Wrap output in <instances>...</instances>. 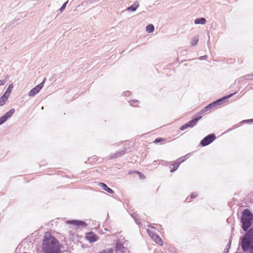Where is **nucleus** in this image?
I'll return each mask as SVG.
<instances>
[{"label":"nucleus","mask_w":253,"mask_h":253,"mask_svg":"<svg viewBox=\"0 0 253 253\" xmlns=\"http://www.w3.org/2000/svg\"><path fill=\"white\" fill-rule=\"evenodd\" d=\"M9 95H6V93H5L0 98V106H2L5 103Z\"/></svg>","instance_id":"14"},{"label":"nucleus","mask_w":253,"mask_h":253,"mask_svg":"<svg viewBox=\"0 0 253 253\" xmlns=\"http://www.w3.org/2000/svg\"><path fill=\"white\" fill-rule=\"evenodd\" d=\"M252 76H253V75H252Z\"/></svg>","instance_id":"31"},{"label":"nucleus","mask_w":253,"mask_h":253,"mask_svg":"<svg viewBox=\"0 0 253 253\" xmlns=\"http://www.w3.org/2000/svg\"><path fill=\"white\" fill-rule=\"evenodd\" d=\"M129 103L133 107L138 106L139 101L137 100H131L129 101Z\"/></svg>","instance_id":"18"},{"label":"nucleus","mask_w":253,"mask_h":253,"mask_svg":"<svg viewBox=\"0 0 253 253\" xmlns=\"http://www.w3.org/2000/svg\"><path fill=\"white\" fill-rule=\"evenodd\" d=\"M241 247L246 253H253V228L246 233L241 241Z\"/></svg>","instance_id":"2"},{"label":"nucleus","mask_w":253,"mask_h":253,"mask_svg":"<svg viewBox=\"0 0 253 253\" xmlns=\"http://www.w3.org/2000/svg\"><path fill=\"white\" fill-rule=\"evenodd\" d=\"M7 120V118H6V117L5 116H2L0 118V125L2 124L3 123H4Z\"/></svg>","instance_id":"25"},{"label":"nucleus","mask_w":253,"mask_h":253,"mask_svg":"<svg viewBox=\"0 0 253 253\" xmlns=\"http://www.w3.org/2000/svg\"><path fill=\"white\" fill-rule=\"evenodd\" d=\"M98 185L99 186L101 187L104 191L107 192L108 193L110 194L114 193V191L112 189L108 187L106 184L102 182H100L98 184Z\"/></svg>","instance_id":"10"},{"label":"nucleus","mask_w":253,"mask_h":253,"mask_svg":"<svg viewBox=\"0 0 253 253\" xmlns=\"http://www.w3.org/2000/svg\"><path fill=\"white\" fill-rule=\"evenodd\" d=\"M134 172L136 173H137L139 176L142 175L141 172H140L139 171H134Z\"/></svg>","instance_id":"29"},{"label":"nucleus","mask_w":253,"mask_h":253,"mask_svg":"<svg viewBox=\"0 0 253 253\" xmlns=\"http://www.w3.org/2000/svg\"><path fill=\"white\" fill-rule=\"evenodd\" d=\"M146 30L148 33H152L154 30V27L152 24H149L146 27Z\"/></svg>","instance_id":"19"},{"label":"nucleus","mask_w":253,"mask_h":253,"mask_svg":"<svg viewBox=\"0 0 253 253\" xmlns=\"http://www.w3.org/2000/svg\"><path fill=\"white\" fill-rule=\"evenodd\" d=\"M113 253V250L111 248L108 249L106 250H103L102 251H101L100 253Z\"/></svg>","instance_id":"21"},{"label":"nucleus","mask_w":253,"mask_h":253,"mask_svg":"<svg viewBox=\"0 0 253 253\" xmlns=\"http://www.w3.org/2000/svg\"><path fill=\"white\" fill-rule=\"evenodd\" d=\"M139 6V3H138V2H135L134 3V4L128 7L127 8V10L128 11H134L135 10H136V9L137 8V7Z\"/></svg>","instance_id":"15"},{"label":"nucleus","mask_w":253,"mask_h":253,"mask_svg":"<svg viewBox=\"0 0 253 253\" xmlns=\"http://www.w3.org/2000/svg\"><path fill=\"white\" fill-rule=\"evenodd\" d=\"M14 112H15V109H11L8 112H7L4 115V116H5L6 117V118H7V119H8V118H10L12 116V115L13 114Z\"/></svg>","instance_id":"16"},{"label":"nucleus","mask_w":253,"mask_h":253,"mask_svg":"<svg viewBox=\"0 0 253 253\" xmlns=\"http://www.w3.org/2000/svg\"><path fill=\"white\" fill-rule=\"evenodd\" d=\"M197 196H198L197 194L196 193H195V192H194V193H192L191 195L190 200H189L188 198H187L186 200L188 202H191V200L192 199H194V198H196L197 197Z\"/></svg>","instance_id":"22"},{"label":"nucleus","mask_w":253,"mask_h":253,"mask_svg":"<svg viewBox=\"0 0 253 253\" xmlns=\"http://www.w3.org/2000/svg\"><path fill=\"white\" fill-rule=\"evenodd\" d=\"M69 223L75 225L76 226H84L86 225V223L85 222L83 221H79V220H70L68 222Z\"/></svg>","instance_id":"13"},{"label":"nucleus","mask_w":253,"mask_h":253,"mask_svg":"<svg viewBox=\"0 0 253 253\" xmlns=\"http://www.w3.org/2000/svg\"><path fill=\"white\" fill-rule=\"evenodd\" d=\"M184 162V160L181 159H178L175 162H173L169 164V168L170 169V171L173 172L178 168L179 165Z\"/></svg>","instance_id":"8"},{"label":"nucleus","mask_w":253,"mask_h":253,"mask_svg":"<svg viewBox=\"0 0 253 253\" xmlns=\"http://www.w3.org/2000/svg\"><path fill=\"white\" fill-rule=\"evenodd\" d=\"M195 116V118L192 119V120L181 126L180 128V129L181 130H183L188 127H192L194 126L197 124L198 121L202 118V116H200L198 113Z\"/></svg>","instance_id":"5"},{"label":"nucleus","mask_w":253,"mask_h":253,"mask_svg":"<svg viewBox=\"0 0 253 253\" xmlns=\"http://www.w3.org/2000/svg\"><path fill=\"white\" fill-rule=\"evenodd\" d=\"M13 86L12 84H10L5 93H6V95H9V94L11 91V89L13 88Z\"/></svg>","instance_id":"23"},{"label":"nucleus","mask_w":253,"mask_h":253,"mask_svg":"<svg viewBox=\"0 0 253 253\" xmlns=\"http://www.w3.org/2000/svg\"><path fill=\"white\" fill-rule=\"evenodd\" d=\"M152 239L158 245L162 246L163 245V241L161 238L157 234L152 238Z\"/></svg>","instance_id":"12"},{"label":"nucleus","mask_w":253,"mask_h":253,"mask_svg":"<svg viewBox=\"0 0 253 253\" xmlns=\"http://www.w3.org/2000/svg\"><path fill=\"white\" fill-rule=\"evenodd\" d=\"M166 139L165 138L162 137H159L156 138L154 141L153 143L155 144H157L158 143H163L165 141Z\"/></svg>","instance_id":"20"},{"label":"nucleus","mask_w":253,"mask_h":253,"mask_svg":"<svg viewBox=\"0 0 253 253\" xmlns=\"http://www.w3.org/2000/svg\"><path fill=\"white\" fill-rule=\"evenodd\" d=\"M43 86V82L36 85L34 88L31 90L29 92L30 96H34L38 93Z\"/></svg>","instance_id":"9"},{"label":"nucleus","mask_w":253,"mask_h":253,"mask_svg":"<svg viewBox=\"0 0 253 253\" xmlns=\"http://www.w3.org/2000/svg\"><path fill=\"white\" fill-rule=\"evenodd\" d=\"M126 153V150H122L120 152H118L115 154L116 157H120Z\"/></svg>","instance_id":"24"},{"label":"nucleus","mask_w":253,"mask_h":253,"mask_svg":"<svg viewBox=\"0 0 253 253\" xmlns=\"http://www.w3.org/2000/svg\"><path fill=\"white\" fill-rule=\"evenodd\" d=\"M68 1H66L64 3V4L62 5V6H61V7L60 8V10L61 11H62L63 10H64V9L65 8L67 3H68Z\"/></svg>","instance_id":"26"},{"label":"nucleus","mask_w":253,"mask_h":253,"mask_svg":"<svg viewBox=\"0 0 253 253\" xmlns=\"http://www.w3.org/2000/svg\"><path fill=\"white\" fill-rule=\"evenodd\" d=\"M233 94H231L230 95H228L227 97H224L222 98L219 99L215 101H214L213 102L210 104L208 106H207L203 110H201L200 112H199L198 114L200 116L204 115L205 113L207 112H210L211 109L213 108L214 107L216 106L217 105H218L221 103V102L224 100L225 99L228 98L230 97H231L232 95Z\"/></svg>","instance_id":"4"},{"label":"nucleus","mask_w":253,"mask_h":253,"mask_svg":"<svg viewBox=\"0 0 253 253\" xmlns=\"http://www.w3.org/2000/svg\"><path fill=\"white\" fill-rule=\"evenodd\" d=\"M129 174H131V173H132V172H129Z\"/></svg>","instance_id":"30"},{"label":"nucleus","mask_w":253,"mask_h":253,"mask_svg":"<svg viewBox=\"0 0 253 253\" xmlns=\"http://www.w3.org/2000/svg\"><path fill=\"white\" fill-rule=\"evenodd\" d=\"M5 83V82L3 80H0V86L4 84Z\"/></svg>","instance_id":"28"},{"label":"nucleus","mask_w":253,"mask_h":253,"mask_svg":"<svg viewBox=\"0 0 253 253\" xmlns=\"http://www.w3.org/2000/svg\"><path fill=\"white\" fill-rule=\"evenodd\" d=\"M198 42V39L197 38H194L192 41V45H196L197 43Z\"/></svg>","instance_id":"27"},{"label":"nucleus","mask_w":253,"mask_h":253,"mask_svg":"<svg viewBox=\"0 0 253 253\" xmlns=\"http://www.w3.org/2000/svg\"><path fill=\"white\" fill-rule=\"evenodd\" d=\"M85 238L87 241H88L90 243L96 241L99 238L97 235H96L92 232L87 233L85 234Z\"/></svg>","instance_id":"7"},{"label":"nucleus","mask_w":253,"mask_h":253,"mask_svg":"<svg viewBox=\"0 0 253 253\" xmlns=\"http://www.w3.org/2000/svg\"><path fill=\"white\" fill-rule=\"evenodd\" d=\"M42 250L43 253H60L61 245L56 239L49 235L43 241Z\"/></svg>","instance_id":"1"},{"label":"nucleus","mask_w":253,"mask_h":253,"mask_svg":"<svg viewBox=\"0 0 253 253\" xmlns=\"http://www.w3.org/2000/svg\"><path fill=\"white\" fill-rule=\"evenodd\" d=\"M156 229L153 227L152 226L149 225L148 228L147 229V233L149 234V236L152 238L153 236L157 235L155 232Z\"/></svg>","instance_id":"11"},{"label":"nucleus","mask_w":253,"mask_h":253,"mask_svg":"<svg viewBox=\"0 0 253 253\" xmlns=\"http://www.w3.org/2000/svg\"><path fill=\"white\" fill-rule=\"evenodd\" d=\"M215 139V136L213 134H210L205 137L201 141V144L203 146H205L209 144H210L211 143L212 141H213Z\"/></svg>","instance_id":"6"},{"label":"nucleus","mask_w":253,"mask_h":253,"mask_svg":"<svg viewBox=\"0 0 253 253\" xmlns=\"http://www.w3.org/2000/svg\"><path fill=\"white\" fill-rule=\"evenodd\" d=\"M253 220V215L248 209H246L243 212L241 217L243 229L246 231L251 225Z\"/></svg>","instance_id":"3"},{"label":"nucleus","mask_w":253,"mask_h":253,"mask_svg":"<svg viewBox=\"0 0 253 253\" xmlns=\"http://www.w3.org/2000/svg\"><path fill=\"white\" fill-rule=\"evenodd\" d=\"M206 20L204 18H197L195 20V23L196 24H204L206 23Z\"/></svg>","instance_id":"17"}]
</instances>
